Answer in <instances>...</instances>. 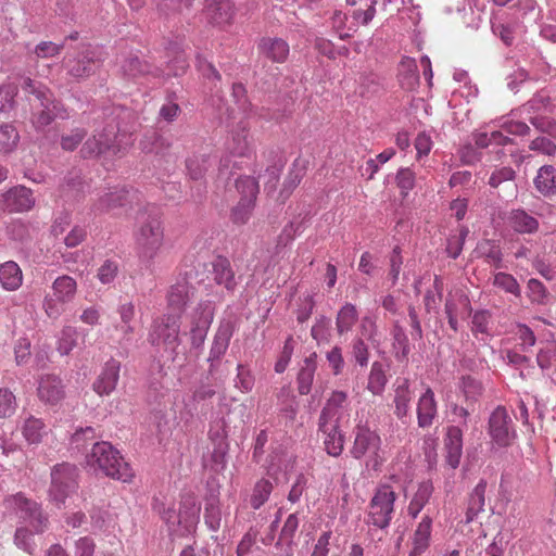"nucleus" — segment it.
Returning <instances> with one entry per match:
<instances>
[{
  "label": "nucleus",
  "mask_w": 556,
  "mask_h": 556,
  "mask_svg": "<svg viewBox=\"0 0 556 556\" xmlns=\"http://www.w3.org/2000/svg\"><path fill=\"white\" fill-rule=\"evenodd\" d=\"M134 240L139 262L150 268L164 244V225L159 207L150 205L138 213Z\"/></svg>",
  "instance_id": "obj_1"
},
{
  "label": "nucleus",
  "mask_w": 556,
  "mask_h": 556,
  "mask_svg": "<svg viewBox=\"0 0 556 556\" xmlns=\"http://www.w3.org/2000/svg\"><path fill=\"white\" fill-rule=\"evenodd\" d=\"M86 462L94 470L99 469L105 476L123 482H128L134 477L129 464L111 443L105 441L93 443L90 454L86 455Z\"/></svg>",
  "instance_id": "obj_2"
},
{
  "label": "nucleus",
  "mask_w": 556,
  "mask_h": 556,
  "mask_svg": "<svg viewBox=\"0 0 556 556\" xmlns=\"http://www.w3.org/2000/svg\"><path fill=\"white\" fill-rule=\"evenodd\" d=\"M397 494L388 483L378 484L366 510L365 523L375 530L387 531L395 513Z\"/></svg>",
  "instance_id": "obj_3"
},
{
  "label": "nucleus",
  "mask_w": 556,
  "mask_h": 556,
  "mask_svg": "<svg viewBox=\"0 0 556 556\" xmlns=\"http://www.w3.org/2000/svg\"><path fill=\"white\" fill-rule=\"evenodd\" d=\"M180 319L179 314H165L153 320L148 333L149 343L162 348L173 362L178 358L181 344Z\"/></svg>",
  "instance_id": "obj_4"
},
{
  "label": "nucleus",
  "mask_w": 556,
  "mask_h": 556,
  "mask_svg": "<svg viewBox=\"0 0 556 556\" xmlns=\"http://www.w3.org/2000/svg\"><path fill=\"white\" fill-rule=\"evenodd\" d=\"M50 478L49 500L61 507L78 489V468L70 463L56 464L51 468Z\"/></svg>",
  "instance_id": "obj_5"
},
{
  "label": "nucleus",
  "mask_w": 556,
  "mask_h": 556,
  "mask_svg": "<svg viewBox=\"0 0 556 556\" xmlns=\"http://www.w3.org/2000/svg\"><path fill=\"white\" fill-rule=\"evenodd\" d=\"M101 62L98 51L86 46L77 52L67 54L63 60V67L72 79L80 81L96 74Z\"/></svg>",
  "instance_id": "obj_6"
},
{
  "label": "nucleus",
  "mask_w": 556,
  "mask_h": 556,
  "mask_svg": "<svg viewBox=\"0 0 556 556\" xmlns=\"http://www.w3.org/2000/svg\"><path fill=\"white\" fill-rule=\"evenodd\" d=\"M53 294H47L43 300L46 314L53 319L60 317L64 311L63 305L74 300L77 292L76 280L63 275L58 277L52 283Z\"/></svg>",
  "instance_id": "obj_7"
},
{
  "label": "nucleus",
  "mask_w": 556,
  "mask_h": 556,
  "mask_svg": "<svg viewBox=\"0 0 556 556\" xmlns=\"http://www.w3.org/2000/svg\"><path fill=\"white\" fill-rule=\"evenodd\" d=\"M11 507L36 534L43 533L49 527V517L37 502L27 498L22 493H16L8 500Z\"/></svg>",
  "instance_id": "obj_8"
},
{
  "label": "nucleus",
  "mask_w": 556,
  "mask_h": 556,
  "mask_svg": "<svg viewBox=\"0 0 556 556\" xmlns=\"http://www.w3.org/2000/svg\"><path fill=\"white\" fill-rule=\"evenodd\" d=\"M119 130L115 117L111 118L101 130H96L80 148V155L84 159L98 157L109 151L116 149L115 141Z\"/></svg>",
  "instance_id": "obj_9"
},
{
  "label": "nucleus",
  "mask_w": 556,
  "mask_h": 556,
  "mask_svg": "<svg viewBox=\"0 0 556 556\" xmlns=\"http://www.w3.org/2000/svg\"><path fill=\"white\" fill-rule=\"evenodd\" d=\"M215 307L211 301L200 302L190 315V344L194 350L202 349L214 319Z\"/></svg>",
  "instance_id": "obj_10"
},
{
  "label": "nucleus",
  "mask_w": 556,
  "mask_h": 556,
  "mask_svg": "<svg viewBox=\"0 0 556 556\" xmlns=\"http://www.w3.org/2000/svg\"><path fill=\"white\" fill-rule=\"evenodd\" d=\"M380 445L381 439L376 431L367 427H357L351 454L356 459L369 455L372 468L377 469L382 462L379 456Z\"/></svg>",
  "instance_id": "obj_11"
},
{
  "label": "nucleus",
  "mask_w": 556,
  "mask_h": 556,
  "mask_svg": "<svg viewBox=\"0 0 556 556\" xmlns=\"http://www.w3.org/2000/svg\"><path fill=\"white\" fill-rule=\"evenodd\" d=\"M225 414V396L219 397V409L216 416L212 419L208 429V439L213 444V458L216 463L222 462L227 444V422L224 417Z\"/></svg>",
  "instance_id": "obj_12"
},
{
  "label": "nucleus",
  "mask_w": 556,
  "mask_h": 556,
  "mask_svg": "<svg viewBox=\"0 0 556 556\" xmlns=\"http://www.w3.org/2000/svg\"><path fill=\"white\" fill-rule=\"evenodd\" d=\"M489 432L501 446H506L515 437L511 419L505 407H496L489 419Z\"/></svg>",
  "instance_id": "obj_13"
},
{
  "label": "nucleus",
  "mask_w": 556,
  "mask_h": 556,
  "mask_svg": "<svg viewBox=\"0 0 556 556\" xmlns=\"http://www.w3.org/2000/svg\"><path fill=\"white\" fill-rule=\"evenodd\" d=\"M236 325L231 319H223L213 339V343L210 350L207 362L210 363V372L219 364L222 357L225 355L230 339L235 332Z\"/></svg>",
  "instance_id": "obj_14"
},
{
  "label": "nucleus",
  "mask_w": 556,
  "mask_h": 556,
  "mask_svg": "<svg viewBox=\"0 0 556 556\" xmlns=\"http://www.w3.org/2000/svg\"><path fill=\"white\" fill-rule=\"evenodd\" d=\"M135 192L123 188H114L100 195L92 205V211L98 214L111 212L118 207H124L132 202Z\"/></svg>",
  "instance_id": "obj_15"
},
{
  "label": "nucleus",
  "mask_w": 556,
  "mask_h": 556,
  "mask_svg": "<svg viewBox=\"0 0 556 556\" xmlns=\"http://www.w3.org/2000/svg\"><path fill=\"white\" fill-rule=\"evenodd\" d=\"M121 371V362L111 357L106 361L92 384L93 391L100 396L110 395L117 386Z\"/></svg>",
  "instance_id": "obj_16"
},
{
  "label": "nucleus",
  "mask_w": 556,
  "mask_h": 556,
  "mask_svg": "<svg viewBox=\"0 0 556 556\" xmlns=\"http://www.w3.org/2000/svg\"><path fill=\"white\" fill-rule=\"evenodd\" d=\"M211 265V275L215 283L224 287L227 292L233 293L240 277H236L231 262L226 256L218 255L212 261Z\"/></svg>",
  "instance_id": "obj_17"
},
{
  "label": "nucleus",
  "mask_w": 556,
  "mask_h": 556,
  "mask_svg": "<svg viewBox=\"0 0 556 556\" xmlns=\"http://www.w3.org/2000/svg\"><path fill=\"white\" fill-rule=\"evenodd\" d=\"M318 430L324 433V445L328 455L338 457L344 447V435L339 426V418L334 420L318 419Z\"/></svg>",
  "instance_id": "obj_18"
},
{
  "label": "nucleus",
  "mask_w": 556,
  "mask_h": 556,
  "mask_svg": "<svg viewBox=\"0 0 556 556\" xmlns=\"http://www.w3.org/2000/svg\"><path fill=\"white\" fill-rule=\"evenodd\" d=\"M34 205L33 191L24 186H15L2 194V207L9 212H26Z\"/></svg>",
  "instance_id": "obj_19"
},
{
  "label": "nucleus",
  "mask_w": 556,
  "mask_h": 556,
  "mask_svg": "<svg viewBox=\"0 0 556 556\" xmlns=\"http://www.w3.org/2000/svg\"><path fill=\"white\" fill-rule=\"evenodd\" d=\"M445 463L452 469L460 464L463 455V430L459 426H448L444 437Z\"/></svg>",
  "instance_id": "obj_20"
},
{
  "label": "nucleus",
  "mask_w": 556,
  "mask_h": 556,
  "mask_svg": "<svg viewBox=\"0 0 556 556\" xmlns=\"http://www.w3.org/2000/svg\"><path fill=\"white\" fill-rule=\"evenodd\" d=\"M194 288L182 279L173 285L167 293V305L174 314L181 316L187 303L193 296Z\"/></svg>",
  "instance_id": "obj_21"
},
{
  "label": "nucleus",
  "mask_w": 556,
  "mask_h": 556,
  "mask_svg": "<svg viewBox=\"0 0 556 556\" xmlns=\"http://www.w3.org/2000/svg\"><path fill=\"white\" fill-rule=\"evenodd\" d=\"M438 416L434 392L427 388L417 402V422L420 428H429Z\"/></svg>",
  "instance_id": "obj_22"
},
{
  "label": "nucleus",
  "mask_w": 556,
  "mask_h": 556,
  "mask_svg": "<svg viewBox=\"0 0 556 556\" xmlns=\"http://www.w3.org/2000/svg\"><path fill=\"white\" fill-rule=\"evenodd\" d=\"M70 114L60 100L53 101L37 109L33 114V123L37 129H43L49 126L55 118L66 119Z\"/></svg>",
  "instance_id": "obj_23"
},
{
  "label": "nucleus",
  "mask_w": 556,
  "mask_h": 556,
  "mask_svg": "<svg viewBox=\"0 0 556 556\" xmlns=\"http://www.w3.org/2000/svg\"><path fill=\"white\" fill-rule=\"evenodd\" d=\"M508 226L517 233L533 235L539 230V220L523 208H515L508 213Z\"/></svg>",
  "instance_id": "obj_24"
},
{
  "label": "nucleus",
  "mask_w": 556,
  "mask_h": 556,
  "mask_svg": "<svg viewBox=\"0 0 556 556\" xmlns=\"http://www.w3.org/2000/svg\"><path fill=\"white\" fill-rule=\"evenodd\" d=\"M316 369L317 354L314 352L302 361L296 374V390L300 395H307L312 391Z\"/></svg>",
  "instance_id": "obj_25"
},
{
  "label": "nucleus",
  "mask_w": 556,
  "mask_h": 556,
  "mask_svg": "<svg viewBox=\"0 0 556 556\" xmlns=\"http://www.w3.org/2000/svg\"><path fill=\"white\" fill-rule=\"evenodd\" d=\"M65 395L62 380L54 375L41 377L38 386V396L41 401L54 405Z\"/></svg>",
  "instance_id": "obj_26"
},
{
  "label": "nucleus",
  "mask_w": 556,
  "mask_h": 556,
  "mask_svg": "<svg viewBox=\"0 0 556 556\" xmlns=\"http://www.w3.org/2000/svg\"><path fill=\"white\" fill-rule=\"evenodd\" d=\"M516 177L517 172L511 166H495L490 174L488 185L493 189L504 186L507 189V195L515 198L517 195Z\"/></svg>",
  "instance_id": "obj_27"
},
{
  "label": "nucleus",
  "mask_w": 556,
  "mask_h": 556,
  "mask_svg": "<svg viewBox=\"0 0 556 556\" xmlns=\"http://www.w3.org/2000/svg\"><path fill=\"white\" fill-rule=\"evenodd\" d=\"M533 186L543 198L556 197V167L553 165L541 166L533 178Z\"/></svg>",
  "instance_id": "obj_28"
},
{
  "label": "nucleus",
  "mask_w": 556,
  "mask_h": 556,
  "mask_svg": "<svg viewBox=\"0 0 556 556\" xmlns=\"http://www.w3.org/2000/svg\"><path fill=\"white\" fill-rule=\"evenodd\" d=\"M205 11L210 21L216 25L230 23L235 15L231 0H205Z\"/></svg>",
  "instance_id": "obj_29"
},
{
  "label": "nucleus",
  "mask_w": 556,
  "mask_h": 556,
  "mask_svg": "<svg viewBox=\"0 0 556 556\" xmlns=\"http://www.w3.org/2000/svg\"><path fill=\"white\" fill-rule=\"evenodd\" d=\"M122 71L125 76L130 78H138L144 76L160 77L162 70L157 66L151 65L146 61H141L137 55H130L122 64Z\"/></svg>",
  "instance_id": "obj_30"
},
{
  "label": "nucleus",
  "mask_w": 556,
  "mask_h": 556,
  "mask_svg": "<svg viewBox=\"0 0 556 556\" xmlns=\"http://www.w3.org/2000/svg\"><path fill=\"white\" fill-rule=\"evenodd\" d=\"M258 49L267 59L277 63H283L290 52L288 42L281 38H263Z\"/></svg>",
  "instance_id": "obj_31"
},
{
  "label": "nucleus",
  "mask_w": 556,
  "mask_h": 556,
  "mask_svg": "<svg viewBox=\"0 0 556 556\" xmlns=\"http://www.w3.org/2000/svg\"><path fill=\"white\" fill-rule=\"evenodd\" d=\"M200 509L193 497L182 501L177 513V526H181L187 532L192 531L199 522Z\"/></svg>",
  "instance_id": "obj_32"
},
{
  "label": "nucleus",
  "mask_w": 556,
  "mask_h": 556,
  "mask_svg": "<svg viewBox=\"0 0 556 556\" xmlns=\"http://www.w3.org/2000/svg\"><path fill=\"white\" fill-rule=\"evenodd\" d=\"M432 528V518L424 516L414 532L413 548L409 556H420L429 547L430 535Z\"/></svg>",
  "instance_id": "obj_33"
},
{
  "label": "nucleus",
  "mask_w": 556,
  "mask_h": 556,
  "mask_svg": "<svg viewBox=\"0 0 556 556\" xmlns=\"http://www.w3.org/2000/svg\"><path fill=\"white\" fill-rule=\"evenodd\" d=\"M412 401V392L409 390V382L403 379L395 388L394 391V415L403 422H406L409 412V403Z\"/></svg>",
  "instance_id": "obj_34"
},
{
  "label": "nucleus",
  "mask_w": 556,
  "mask_h": 556,
  "mask_svg": "<svg viewBox=\"0 0 556 556\" xmlns=\"http://www.w3.org/2000/svg\"><path fill=\"white\" fill-rule=\"evenodd\" d=\"M549 100V96L545 91H539L517 109L518 115L531 123V116L541 115V113L546 111Z\"/></svg>",
  "instance_id": "obj_35"
},
{
  "label": "nucleus",
  "mask_w": 556,
  "mask_h": 556,
  "mask_svg": "<svg viewBox=\"0 0 556 556\" xmlns=\"http://www.w3.org/2000/svg\"><path fill=\"white\" fill-rule=\"evenodd\" d=\"M22 281V270L15 262L9 261L0 265V283L5 290H17Z\"/></svg>",
  "instance_id": "obj_36"
},
{
  "label": "nucleus",
  "mask_w": 556,
  "mask_h": 556,
  "mask_svg": "<svg viewBox=\"0 0 556 556\" xmlns=\"http://www.w3.org/2000/svg\"><path fill=\"white\" fill-rule=\"evenodd\" d=\"M486 481L480 480L469 495L466 511V521L471 522L479 513L483 511L485 504Z\"/></svg>",
  "instance_id": "obj_37"
},
{
  "label": "nucleus",
  "mask_w": 556,
  "mask_h": 556,
  "mask_svg": "<svg viewBox=\"0 0 556 556\" xmlns=\"http://www.w3.org/2000/svg\"><path fill=\"white\" fill-rule=\"evenodd\" d=\"M358 320V312L352 303H345L337 313L336 328L339 336L348 333Z\"/></svg>",
  "instance_id": "obj_38"
},
{
  "label": "nucleus",
  "mask_w": 556,
  "mask_h": 556,
  "mask_svg": "<svg viewBox=\"0 0 556 556\" xmlns=\"http://www.w3.org/2000/svg\"><path fill=\"white\" fill-rule=\"evenodd\" d=\"M476 253L479 257L484 258V261L496 267L501 268L503 263V253L500 245L492 240H483L476 248Z\"/></svg>",
  "instance_id": "obj_39"
},
{
  "label": "nucleus",
  "mask_w": 556,
  "mask_h": 556,
  "mask_svg": "<svg viewBox=\"0 0 556 556\" xmlns=\"http://www.w3.org/2000/svg\"><path fill=\"white\" fill-rule=\"evenodd\" d=\"M205 501L204 522L210 530L216 532L222 525V511L218 496L215 493H211Z\"/></svg>",
  "instance_id": "obj_40"
},
{
  "label": "nucleus",
  "mask_w": 556,
  "mask_h": 556,
  "mask_svg": "<svg viewBox=\"0 0 556 556\" xmlns=\"http://www.w3.org/2000/svg\"><path fill=\"white\" fill-rule=\"evenodd\" d=\"M20 142V134L12 123H0V153L13 152Z\"/></svg>",
  "instance_id": "obj_41"
},
{
  "label": "nucleus",
  "mask_w": 556,
  "mask_h": 556,
  "mask_svg": "<svg viewBox=\"0 0 556 556\" xmlns=\"http://www.w3.org/2000/svg\"><path fill=\"white\" fill-rule=\"evenodd\" d=\"M22 433L29 444H38L46 434V425L41 419L29 416L23 424Z\"/></svg>",
  "instance_id": "obj_42"
},
{
  "label": "nucleus",
  "mask_w": 556,
  "mask_h": 556,
  "mask_svg": "<svg viewBox=\"0 0 556 556\" xmlns=\"http://www.w3.org/2000/svg\"><path fill=\"white\" fill-rule=\"evenodd\" d=\"M348 394L344 391H333L323 407L319 419L334 420L339 418L338 410L344 406Z\"/></svg>",
  "instance_id": "obj_43"
},
{
  "label": "nucleus",
  "mask_w": 556,
  "mask_h": 556,
  "mask_svg": "<svg viewBox=\"0 0 556 556\" xmlns=\"http://www.w3.org/2000/svg\"><path fill=\"white\" fill-rule=\"evenodd\" d=\"M475 143L478 148L504 147L513 143V139L500 130L491 132H479L475 135Z\"/></svg>",
  "instance_id": "obj_44"
},
{
  "label": "nucleus",
  "mask_w": 556,
  "mask_h": 556,
  "mask_svg": "<svg viewBox=\"0 0 556 556\" xmlns=\"http://www.w3.org/2000/svg\"><path fill=\"white\" fill-rule=\"evenodd\" d=\"M142 151L146 153H154L156 155H165L169 150L170 141L156 132H152L151 136H146L140 142Z\"/></svg>",
  "instance_id": "obj_45"
},
{
  "label": "nucleus",
  "mask_w": 556,
  "mask_h": 556,
  "mask_svg": "<svg viewBox=\"0 0 556 556\" xmlns=\"http://www.w3.org/2000/svg\"><path fill=\"white\" fill-rule=\"evenodd\" d=\"M18 87L14 83L0 85V114H8L16 108Z\"/></svg>",
  "instance_id": "obj_46"
},
{
  "label": "nucleus",
  "mask_w": 556,
  "mask_h": 556,
  "mask_svg": "<svg viewBox=\"0 0 556 556\" xmlns=\"http://www.w3.org/2000/svg\"><path fill=\"white\" fill-rule=\"evenodd\" d=\"M388 382L383 365L380 362H374L370 368L367 389L374 395H380Z\"/></svg>",
  "instance_id": "obj_47"
},
{
  "label": "nucleus",
  "mask_w": 556,
  "mask_h": 556,
  "mask_svg": "<svg viewBox=\"0 0 556 556\" xmlns=\"http://www.w3.org/2000/svg\"><path fill=\"white\" fill-rule=\"evenodd\" d=\"M208 155H193L186 161L188 175L192 180H200L211 167Z\"/></svg>",
  "instance_id": "obj_48"
},
{
  "label": "nucleus",
  "mask_w": 556,
  "mask_h": 556,
  "mask_svg": "<svg viewBox=\"0 0 556 556\" xmlns=\"http://www.w3.org/2000/svg\"><path fill=\"white\" fill-rule=\"evenodd\" d=\"M393 336V349L395 350V358L397 361H404L409 354L408 338L404 331V328L396 323L392 330Z\"/></svg>",
  "instance_id": "obj_49"
},
{
  "label": "nucleus",
  "mask_w": 556,
  "mask_h": 556,
  "mask_svg": "<svg viewBox=\"0 0 556 556\" xmlns=\"http://www.w3.org/2000/svg\"><path fill=\"white\" fill-rule=\"evenodd\" d=\"M96 438L97 433L93 427L88 426L80 428L76 430L71 438L72 450H77L78 452L85 451L89 444L93 446Z\"/></svg>",
  "instance_id": "obj_50"
},
{
  "label": "nucleus",
  "mask_w": 556,
  "mask_h": 556,
  "mask_svg": "<svg viewBox=\"0 0 556 556\" xmlns=\"http://www.w3.org/2000/svg\"><path fill=\"white\" fill-rule=\"evenodd\" d=\"M403 70L399 75V80L402 88L410 90L418 85L419 76L417 65L414 60H406L402 62Z\"/></svg>",
  "instance_id": "obj_51"
},
{
  "label": "nucleus",
  "mask_w": 556,
  "mask_h": 556,
  "mask_svg": "<svg viewBox=\"0 0 556 556\" xmlns=\"http://www.w3.org/2000/svg\"><path fill=\"white\" fill-rule=\"evenodd\" d=\"M236 188L240 193V200L255 202L258 193V182L254 177L242 176L236 179Z\"/></svg>",
  "instance_id": "obj_52"
},
{
  "label": "nucleus",
  "mask_w": 556,
  "mask_h": 556,
  "mask_svg": "<svg viewBox=\"0 0 556 556\" xmlns=\"http://www.w3.org/2000/svg\"><path fill=\"white\" fill-rule=\"evenodd\" d=\"M312 338L318 343L329 342L331 337V320L325 315L316 318L311 329Z\"/></svg>",
  "instance_id": "obj_53"
},
{
  "label": "nucleus",
  "mask_w": 556,
  "mask_h": 556,
  "mask_svg": "<svg viewBox=\"0 0 556 556\" xmlns=\"http://www.w3.org/2000/svg\"><path fill=\"white\" fill-rule=\"evenodd\" d=\"M78 331L75 327L66 326L62 329L58 342V351L61 355H67L77 345Z\"/></svg>",
  "instance_id": "obj_54"
},
{
  "label": "nucleus",
  "mask_w": 556,
  "mask_h": 556,
  "mask_svg": "<svg viewBox=\"0 0 556 556\" xmlns=\"http://www.w3.org/2000/svg\"><path fill=\"white\" fill-rule=\"evenodd\" d=\"M273 488L269 480L261 479L256 482L251 497V505L254 509H258L268 501Z\"/></svg>",
  "instance_id": "obj_55"
},
{
  "label": "nucleus",
  "mask_w": 556,
  "mask_h": 556,
  "mask_svg": "<svg viewBox=\"0 0 556 556\" xmlns=\"http://www.w3.org/2000/svg\"><path fill=\"white\" fill-rule=\"evenodd\" d=\"M88 131L83 127H75L68 134L61 136L60 146L64 151H74L86 138Z\"/></svg>",
  "instance_id": "obj_56"
},
{
  "label": "nucleus",
  "mask_w": 556,
  "mask_h": 556,
  "mask_svg": "<svg viewBox=\"0 0 556 556\" xmlns=\"http://www.w3.org/2000/svg\"><path fill=\"white\" fill-rule=\"evenodd\" d=\"M299 523L300 520L298 513L290 514L282 526L279 540L276 544L279 545L281 542H285L288 546H291L293 544V539L298 531Z\"/></svg>",
  "instance_id": "obj_57"
},
{
  "label": "nucleus",
  "mask_w": 556,
  "mask_h": 556,
  "mask_svg": "<svg viewBox=\"0 0 556 556\" xmlns=\"http://www.w3.org/2000/svg\"><path fill=\"white\" fill-rule=\"evenodd\" d=\"M493 285L507 293L520 296L521 290L516 278L507 273L500 271L494 275Z\"/></svg>",
  "instance_id": "obj_58"
},
{
  "label": "nucleus",
  "mask_w": 556,
  "mask_h": 556,
  "mask_svg": "<svg viewBox=\"0 0 556 556\" xmlns=\"http://www.w3.org/2000/svg\"><path fill=\"white\" fill-rule=\"evenodd\" d=\"M14 544L29 555L35 553L36 544L33 540V532L27 527H18L15 530Z\"/></svg>",
  "instance_id": "obj_59"
},
{
  "label": "nucleus",
  "mask_w": 556,
  "mask_h": 556,
  "mask_svg": "<svg viewBox=\"0 0 556 556\" xmlns=\"http://www.w3.org/2000/svg\"><path fill=\"white\" fill-rule=\"evenodd\" d=\"M556 362V342H546L536 355V363L542 370L552 368Z\"/></svg>",
  "instance_id": "obj_60"
},
{
  "label": "nucleus",
  "mask_w": 556,
  "mask_h": 556,
  "mask_svg": "<svg viewBox=\"0 0 556 556\" xmlns=\"http://www.w3.org/2000/svg\"><path fill=\"white\" fill-rule=\"evenodd\" d=\"M195 65L203 78L213 83L214 87H216L217 83L220 81L222 76L215 66L201 55L197 56Z\"/></svg>",
  "instance_id": "obj_61"
},
{
  "label": "nucleus",
  "mask_w": 556,
  "mask_h": 556,
  "mask_svg": "<svg viewBox=\"0 0 556 556\" xmlns=\"http://www.w3.org/2000/svg\"><path fill=\"white\" fill-rule=\"evenodd\" d=\"M448 421L455 424L454 426H459L460 429L467 428L468 419L470 417V412L468 407L460 406L456 403H451L448 406Z\"/></svg>",
  "instance_id": "obj_62"
},
{
  "label": "nucleus",
  "mask_w": 556,
  "mask_h": 556,
  "mask_svg": "<svg viewBox=\"0 0 556 556\" xmlns=\"http://www.w3.org/2000/svg\"><path fill=\"white\" fill-rule=\"evenodd\" d=\"M351 355L361 367H366L368 365L369 349L362 338H355L352 341Z\"/></svg>",
  "instance_id": "obj_63"
},
{
  "label": "nucleus",
  "mask_w": 556,
  "mask_h": 556,
  "mask_svg": "<svg viewBox=\"0 0 556 556\" xmlns=\"http://www.w3.org/2000/svg\"><path fill=\"white\" fill-rule=\"evenodd\" d=\"M460 389L466 401H476L482 392V384L471 376H463L460 379Z\"/></svg>",
  "instance_id": "obj_64"
}]
</instances>
